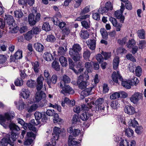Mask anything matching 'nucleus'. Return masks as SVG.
Instances as JSON below:
<instances>
[{
	"label": "nucleus",
	"mask_w": 146,
	"mask_h": 146,
	"mask_svg": "<svg viewBox=\"0 0 146 146\" xmlns=\"http://www.w3.org/2000/svg\"><path fill=\"white\" fill-rule=\"evenodd\" d=\"M104 102V99L103 98L98 99L95 102V104L94 102H91L90 103H87V105L83 104L81 106V110L84 111L86 109V108L89 109H91L93 107H96L94 111H99L100 112H102V114L105 115L106 114V112H104V106L103 104Z\"/></svg>",
	"instance_id": "nucleus-1"
},
{
	"label": "nucleus",
	"mask_w": 146,
	"mask_h": 146,
	"mask_svg": "<svg viewBox=\"0 0 146 146\" xmlns=\"http://www.w3.org/2000/svg\"><path fill=\"white\" fill-rule=\"evenodd\" d=\"M82 49L80 45L78 44H74L72 47L69 49V54L75 62H76L80 60L81 57L80 53Z\"/></svg>",
	"instance_id": "nucleus-2"
},
{
	"label": "nucleus",
	"mask_w": 146,
	"mask_h": 146,
	"mask_svg": "<svg viewBox=\"0 0 146 146\" xmlns=\"http://www.w3.org/2000/svg\"><path fill=\"white\" fill-rule=\"evenodd\" d=\"M113 81L115 83H118V80L121 82V84L123 86L127 89L131 88V86H132V83L131 81H123V79L122 76L119 74V72L117 71L116 72H114L111 76Z\"/></svg>",
	"instance_id": "nucleus-3"
},
{
	"label": "nucleus",
	"mask_w": 146,
	"mask_h": 146,
	"mask_svg": "<svg viewBox=\"0 0 146 146\" xmlns=\"http://www.w3.org/2000/svg\"><path fill=\"white\" fill-rule=\"evenodd\" d=\"M61 132V130L60 128L56 127H55L53 129V133H52L54 140H53L50 142H46L44 146H55L56 144L55 141L58 139Z\"/></svg>",
	"instance_id": "nucleus-4"
},
{
	"label": "nucleus",
	"mask_w": 146,
	"mask_h": 146,
	"mask_svg": "<svg viewBox=\"0 0 146 146\" xmlns=\"http://www.w3.org/2000/svg\"><path fill=\"white\" fill-rule=\"evenodd\" d=\"M15 116L14 112H12V111L11 113H5V114L4 116L0 115V124L6 128L7 127L6 119L8 121L9 120H11Z\"/></svg>",
	"instance_id": "nucleus-5"
},
{
	"label": "nucleus",
	"mask_w": 146,
	"mask_h": 146,
	"mask_svg": "<svg viewBox=\"0 0 146 146\" xmlns=\"http://www.w3.org/2000/svg\"><path fill=\"white\" fill-rule=\"evenodd\" d=\"M125 9L124 5L123 3H121V9L115 12L114 14L116 18L120 20V22L123 23L125 19V17L123 15V13Z\"/></svg>",
	"instance_id": "nucleus-6"
},
{
	"label": "nucleus",
	"mask_w": 146,
	"mask_h": 146,
	"mask_svg": "<svg viewBox=\"0 0 146 146\" xmlns=\"http://www.w3.org/2000/svg\"><path fill=\"white\" fill-rule=\"evenodd\" d=\"M4 21L7 23L5 29L7 27H9V29H11V27H14L15 25L14 19L13 17L11 15H5Z\"/></svg>",
	"instance_id": "nucleus-7"
},
{
	"label": "nucleus",
	"mask_w": 146,
	"mask_h": 146,
	"mask_svg": "<svg viewBox=\"0 0 146 146\" xmlns=\"http://www.w3.org/2000/svg\"><path fill=\"white\" fill-rule=\"evenodd\" d=\"M40 13H37L35 18V15L33 14H30L28 16V21L30 25L32 26L35 25L40 19Z\"/></svg>",
	"instance_id": "nucleus-8"
},
{
	"label": "nucleus",
	"mask_w": 146,
	"mask_h": 146,
	"mask_svg": "<svg viewBox=\"0 0 146 146\" xmlns=\"http://www.w3.org/2000/svg\"><path fill=\"white\" fill-rule=\"evenodd\" d=\"M130 99L134 104H137L139 100H143V94L140 92H135L130 97Z\"/></svg>",
	"instance_id": "nucleus-9"
},
{
	"label": "nucleus",
	"mask_w": 146,
	"mask_h": 146,
	"mask_svg": "<svg viewBox=\"0 0 146 146\" xmlns=\"http://www.w3.org/2000/svg\"><path fill=\"white\" fill-rule=\"evenodd\" d=\"M58 84L60 88L62 89L60 91L61 93L64 94L71 93V92L72 90V89L68 85L63 84L61 82H60Z\"/></svg>",
	"instance_id": "nucleus-10"
},
{
	"label": "nucleus",
	"mask_w": 146,
	"mask_h": 146,
	"mask_svg": "<svg viewBox=\"0 0 146 146\" xmlns=\"http://www.w3.org/2000/svg\"><path fill=\"white\" fill-rule=\"evenodd\" d=\"M36 135L32 132H27L26 134V137H25V140L24 142V144L26 145H31L33 141V139L30 137L35 138Z\"/></svg>",
	"instance_id": "nucleus-11"
},
{
	"label": "nucleus",
	"mask_w": 146,
	"mask_h": 146,
	"mask_svg": "<svg viewBox=\"0 0 146 146\" xmlns=\"http://www.w3.org/2000/svg\"><path fill=\"white\" fill-rule=\"evenodd\" d=\"M93 38L89 39L86 42L87 44L90 49L92 50H94L96 48V37L93 36Z\"/></svg>",
	"instance_id": "nucleus-12"
},
{
	"label": "nucleus",
	"mask_w": 146,
	"mask_h": 146,
	"mask_svg": "<svg viewBox=\"0 0 146 146\" xmlns=\"http://www.w3.org/2000/svg\"><path fill=\"white\" fill-rule=\"evenodd\" d=\"M58 77L56 74L53 75L50 79L47 78L45 79V81L47 83L49 87L51 88V85L52 84H56L57 82Z\"/></svg>",
	"instance_id": "nucleus-13"
},
{
	"label": "nucleus",
	"mask_w": 146,
	"mask_h": 146,
	"mask_svg": "<svg viewBox=\"0 0 146 146\" xmlns=\"http://www.w3.org/2000/svg\"><path fill=\"white\" fill-rule=\"evenodd\" d=\"M11 120H8V121H9V122L6 123V127L7 126H9L10 129L12 131L11 132L19 131L20 130L19 127L15 123L11 122Z\"/></svg>",
	"instance_id": "nucleus-14"
},
{
	"label": "nucleus",
	"mask_w": 146,
	"mask_h": 146,
	"mask_svg": "<svg viewBox=\"0 0 146 146\" xmlns=\"http://www.w3.org/2000/svg\"><path fill=\"white\" fill-rule=\"evenodd\" d=\"M110 21L112 23L113 25L116 27V30L117 31H119L121 30V28L122 27L121 24H120L117 22L116 19L113 17H110L109 18Z\"/></svg>",
	"instance_id": "nucleus-15"
},
{
	"label": "nucleus",
	"mask_w": 146,
	"mask_h": 146,
	"mask_svg": "<svg viewBox=\"0 0 146 146\" xmlns=\"http://www.w3.org/2000/svg\"><path fill=\"white\" fill-rule=\"evenodd\" d=\"M124 111L126 113L131 115L135 113V109L132 106L127 105L124 108Z\"/></svg>",
	"instance_id": "nucleus-16"
},
{
	"label": "nucleus",
	"mask_w": 146,
	"mask_h": 146,
	"mask_svg": "<svg viewBox=\"0 0 146 146\" xmlns=\"http://www.w3.org/2000/svg\"><path fill=\"white\" fill-rule=\"evenodd\" d=\"M45 93L42 91H37L36 94V101L37 102H39L42 98L46 97Z\"/></svg>",
	"instance_id": "nucleus-17"
},
{
	"label": "nucleus",
	"mask_w": 146,
	"mask_h": 146,
	"mask_svg": "<svg viewBox=\"0 0 146 146\" xmlns=\"http://www.w3.org/2000/svg\"><path fill=\"white\" fill-rule=\"evenodd\" d=\"M72 136L71 135L69 136L68 140V145L70 146L72 145V146H78V145L80 143L79 141H76L74 140Z\"/></svg>",
	"instance_id": "nucleus-18"
},
{
	"label": "nucleus",
	"mask_w": 146,
	"mask_h": 146,
	"mask_svg": "<svg viewBox=\"0 0 146 146\" xmlns=\"http://www.w3.org/2000/svg\"><path fill=\"white\" fill-rule=\"evenodd\" d=\"M68 132L70 133H72L74 137L78 136L80 133V131L78 129H75L73 127H70L68 130Z\"/></svg>",
	"instance_id": "nucleus-19"
},
{
	"label": "nucleus",
	"mask_w": 146,
	"mask_h": 146,
	"mask_svg": "<svg viewBox=\"0 0 146 146\" xmlns=\"http://www.w3.org/2000/svg\"><path fill=\"white\" fill-rule=\"evenodd\" d=\"M92 87H90L86 88L83 90L81 93V98L83 99L85 97L90 94V92L92 89Z\"/></svg>",
	"instance_id": "nucleus-20"
},
{
	"label": "nucleus",
	"mask_w": 146,
	"mask_h": 146,
	"mask_svg": "<svg viewBox=\"0 0 146 146\" xmlns=\"http://www.w3.org/2000/svg\"><path fill=\"white\" fill-rule=\"evenodd\" d=\"M34 47L36 51L39 52H42L43 51L44 48L43 45L38 42L34 44Z\"/></svg>",
	"instance_id": "nucleus-21"
},
{
	"label": "nucleus",
	"mask_w": 146,
	"mask_h": 146,
	"mask_svg": "<svg viewBox=\"0 0 146 146\" xmlns=\"http://www.w3.org/2000/svg\"><path fill=\"white\" fill-rule=\"evenodd\" d=\"M30 91L28 89H23L21 94V96H22L24 99H27L29 96Z\"/></svg>",
	"instance_id": "nucleus-22"
},
{
	"label": "nucleus",
	"mask_w": 146,
	"mask_h": 146,
	"mask_svg": "<svg viewBox=\"0 0 146 146\" xmlns=\"http://www.w3.org/2000/svg\"><path fill=\"white\" fill-rule=\"evenodd\" d=\"M61 81L60 82H62L63 84H66L70 82L71 80L70 78L66 74L62 75L61 78Z\"/></svg>",
	"instance_id": "nucleus-23"
},
{
	"label": "nucleus",
	"mask_w": 146,
	"mask_h": 146,
	"mask_svg": "<svg viewBox=\"0 0 146 146\" xmlns=\"http://www.w3.org/2000/svg\"><path fill=\"white\" fill-rule=\"evenodd\" d=\"M42 113L43 112L40 113L38 111H36L34 114L36 121L37 122V124L40 123L41 119L42 118Z\"/></svg>",
	"instance_id": "nucleus-24"
},
{
	"label": "nucleus",
	"mask_w": 146,
	"mask_h": 146,
	"mask_svg": "<svg viewBox=\"0 0 146 146\" xmlns=\"http://www.w3.org/2000/svg\"><path fill=\"white\" fill-rule=\"evenodd\" d=\"M12 142L10 139V137H9L8 138H3L1 141V146H7L8 143H10Z\"/></svg>",
	"instance_id": "nucleus-25"
},
{
	"label": "nucleus",
	"mask_w": 146,
	"mask_h": 146,
	"mask_svg": "<svg viewBox=\"0 0 146 146\" xmlns=\"http://www.w3.org/2000/svg\"><path fill=\"white\" fill-rule=\"evenodd\" d=\"M80 36L84 39H86L88 38L89 36V35L87 31L82 30L80 33Z\"/></svg>",
	"instance_id": "nucleus-26"
},
{
	"label": "nucleus",
	"mask_w": 146,
	"mask_h": 146,
	"mask_svg": "<svg viewBox=\"0 0 146 146\" xmlns=\"http://www.w3.org/2000/svg\"><path fill=\"white\" fill-rule=\"evenodd\" d=\"M59 60L61 65L63 67H66L68 65V61L66 58L63 56L60 57Z\"/></svg>",
	"instance_id": "nucleus-27"
},
{
	"label": "nucleus",
	"mask_w": 146,
	"mask_h": 146,
	"mask_svg": "<svg viewBox=\"0 0 146 146\" xmlns=\"http://www.w3.org/2000/svg\"><path fill=\"white\" fill-rule=\"evenodd\" d=\"M125 135L128 137H131L134 134L133 130L129 127H127L125 129Z\"/></svg>",
	"instance_id": "nucleus-28"
},
{
	"label": "nucleus",
	"mask_w": 146,
	"mask_h": 146,
	"mask_svg": "<svg viewBox=\"0 0 146 146\" xmlns=\"http://www.w3.org/2000/svg\"><path fill=\"white\" fill-rule=\"evenodd\" d=\"M33 68L35 72L36 73H38L39 72V63L38 61L33 62L32 63Z\"/></svg>",
	"instance_id": "nucleus-29"
},
{
	"label": "nucleus",
	"mask_w": 146,
	"mask_h": 146,
	"mask_svg": "<svg viewBox=\"0 0 146 146\" xmlns=\"http://www.w3.org/2000/svg\"><path fill=\"white\" fill-rule=\"evenodd\" d=\"M90 116L89 113L88 112H85L81 114L80 116L81 119L84 121L87 120Z\"/></svg>",
	"instance_id": "nucleus-30"
},
{
	"label": "nucleus",
	"mask_w": 146,
	"mask_h": 146,
	"mask_svg": "<svg viewBox=\"0 0 146 146\" xmlns=\"http://www.w3.org/2000/svg\"><path fill=\"white\" fill-rule=\"evenodd\" d=\"M54 24L56 26H58L59 28L62 29H64V28H65V27H66V23L65 22L62 21L61 22L59 21L57 22H54Z\"/></svg>",
	"instance_id": "nucleus-31"
},
{
	"label": "nucleus",
	"mask_w": 146,
	"mask_h": 146,
	"mask_svg": "<svg viewBox=\"0 0 146 146\" xmlns=\"http://www.w3.org/2000/svg\"><path fill=\"white\" fill-rule=\"evenodd\" d=\"M119 58L117 56L113 60V68L115 70H116L119 65Z\"/></svg>",
	"instance_id": "nucleus-32"
},
{
	"label": "nucleus",
	"mask_w": 146,
	"mask_h": 146,
	"mask_svg": "<svg viewBox=\"0 0 146 146\" xmlns=\"http://www.w3.org/2000/svg\"><path fill=\"white\" fill-rule=\"evenodd\" d=\"M53 121L54 123H58V124H60L62 121V119L59 118V115L57 113L54 114Z\"/></svg>",
	"instance_id": "nucleus-33"
},
{
	"label": "nucleus",
	"mask_w": 146,
	"mask_h": 146,
	"mask_svg": "<svg viewBox=\"0 0 146 146\" xmlns=\"http://www.w3.org/2000/svg\"><path fill=\"white\" fill-rule=\"evenodd\" d=\"M100 32L103 38L107 39L108 38V32L104 28H101Z\"/></svg>",
	"instance_id": "nucleus-34"
},
{
	"label": "nucleus",
	"mask_w": 146,
	"mask_h": 146,
	"mask_svg": "<svg viewBox=\"0 0 146 146\" xmlns=\"http://www.w3.org/2000/svg\"><path fill=\"white\" fill-rule=\"evenodd\" d=\"M44 57L45 59L47 61H50L53 59L52 54L48 52H46L44 53Z\"/></svg>",
	"instance_id": "nucleus-35"
},
{
	"label": "nucleus",
	"mask_w": 146,
	"mask_h": 146,
	"mask_svg": "<svg viewBox=\"0 0 146 146\" xmlns=\"http://www.w3.org/2000/svg\"><path fill=\"white\" fill-rule=\"evenodd\" d=\"M125 3L124 6H125L126 8L129 10H131L132 9V6L131 3L128 1H121Z\"/></svg>",
	"instance_id": "nucleus-36"
},
{
	"label": "nucleus",
	"mask_w": 146,
	"mask_h": 146,
	"mask_svg": "<svg viewBox=\"0 0 146 146\" xmlns=\"http://www.w3.org/2000/svg\"><path fill=\"white\" fill-rule=\"evenodd\" d=\"M52 67L57 71L60 70V67L58 62L56 61H54L52 64Z\"/></svg>",
	"instance_id": "nucleus-37"
},
{
	"label": "nucleus",
	"mask_w": 146,
	"mask_h": 146,
	"mask_svg": "<svg viewBox=\"0 0 146 146\" xmlns=\"http://www.w3.org/2000/svg\"><path fill=\"white\" fill-rule=\"evenodd\" d=\"M78 85V87L80 89L82 90L85 89L88 84V83L86 81L82 82L77 83Z\"/></svg>",
	"instance_id": "nucleus-38"
},
{
	"label": "nucleus",
	"mask_w": 146,
	"mask_h": 146,
	"mask_svg": "<svg viewBox=\"0 0 146 146\" xmlns=\"http://www.w3.org/2000/svg\"><path fill=\"white\" fill-rule=\"evenodd\" d=\"M27 85L30 88H33L36 85V82L32 80H29L27 82Z\"/></svg>",
	"instance_id": "nucleus-39"
},
{
	"label": "nucleus",
	"mask_w": 146,
	"mask_h": 146,
	"mask_svg": "<svg viewBox=\"0 0 146 146\" xmlns=\"http://www.w3.org/2000/svg\"><path fill=\"white\" fill-rule=\"evenodd\" d=\"M62 17V15L60 13L58 12L56 13L54 17L53 18V21L54 23V22H57L60 21V19Z\"/></svg>",
	"instance_id": "nucleus-40"
},
{
	"label": "nucleus",
	"mask_w": 146,
	"mask_h": 146,
	"mask_svg": "<svg viewBox=\"0 0 146 146\" xmlns=\"http://www.w3.org/2000/svg\"><path fill=\"white\" fill-rule=\"evenodd\" d=\"M14 83L16 86H21L23 84V81L21 78H18L15 80Z\"/></svg>",
	"instance_id": "nucleus-41"
},
{
	"label": "nucleus",
	"mask_w": 146,
	"mask_h": 146,
	"mask_svg": "<svg viewBox=\"0 0 146 146\" xmlns=\"http://www.w3.org/2000/svg\"><path fill=\"white\" fill-rule=\"evenodd\" d=\"M23 52L21 50H18L14 54L15 57L16 59H19L22 58Z\"/></svg>",
	"instance_id": "nucleus-42"
},
{
	"label": "nucleus",
	"mask_w": 146,
	"mask_h": 146,
	"mask_svg": "<svg viewBox=\"0 0 146 146\" xmlns=\"http://www.w3.org/2000/svg\"><path fill=\"white\" fill-rule=\"evenodd\" d=\"M135 144L134 140H131L129 143L126 140L124 141V146H135Z\"/></svg>",
	"instance_id": "nucleus-43"
},
{
	"label": "nucleus",
	"mask_w": 146,
	"mask_h": 146,
	"mask_svg": "<svg viewBox=\"0 0 146 146\" xmlns=\"http://www.w3.org/2000/svg\"><path fill=\"white\" fill-rule=\"evenodd\" d=\"M136 42L135 40L132 39L129 40L127 44V47L129 48H131L135 44Z\"/></svg>",
	"instance_id": "nucleus-44"
},
{
	"label": "nucleus",
	"mask_w": 146,
	"mask_h": 146,
	"mask_svg": "<svg viewBox=\"0 0 146 146\" xmlns=\"http://www.w3.org/2000/svg\"><path fill=\"white\" fill-rule=\"evenodd\" d=\"M62 30L63 35L66 36H68L70 32L69 28L68 27H65V28L62 29Z\"/></svg>",
	"instance_id": "nucleus-45"
},
{
	"label": "nucleus",
	"mask_w": 146,
	"mask_h": 146,
	"mask_svg": "<svg viewBox=\"0 0 146 146\" xmlns=\"http://www.w3.org/2000/svg\"><path fill=\"white\" fill-rule=\"evenodd\" d=\"M67 49H66V47H65V49L62 46L59 47L58 50V55H64Z\"/></svg>",
	"instance_id": "nucleus-46"
},
{
	"label": "nucleus",
	"mask_w": 146,
	"mask_h": 146,
	"mask_svg": "<svg viewBox=\"0 0 146 146\" xmlns=\"http://www.w3.org/2000/svg\"><path fill=\"white\" fill-rule=\"evenodd\" d=\"M42 28L43 30L46 31H50V27L48 23L47 22L44 23L43 25Z\"/></svg>",
	"instance_id": "nucleus-47"
},
{
	"label": "nucleus",
	"mask_w": 146,
	"mask_h": 146,
	"mask_svg": "<svg viewBox=\"0 0 146 146\" xmlns=\"http://www.w3.org/2000/svg\"><path fill=\"white\" fill-rule=\"evenodd\" d=\"M82 26L86 29H88L90 27V21H87L85 20L82 21L81 22Z\"/></svg>",
	"instance_id": "nucleus-48"
},
{
	"label": "nucleus",
	"mask_w": 146,
	"mask_h": 146,
	"mask_svg": "<svg viewBox=\"0 0 146 146\" xmlns=\"http://www.w3.org/2000/svg\"><path fill=\"white\" fill-rule=\"evenodd\" d=\"M33 33L31 31H29L27 32L25 35V38L26 40H29L32 38L33 36Z\"/></svg>",
	"instance_id": "nucleus-49"
},
{
	"label": "nucleus",
	"mask_w": 146,
	"mask_h": 146,
	"mask_svg": "<svg viewBox=\"0 0 146 146\" xmlns=\"http://www.w3.org/2000/svg\"><path fill=\"white\" fill-rule=\"evenodd\" d=\"M38 108L37 105L35 104H33L27 110L28 112L29 113H31L36 110Z\"/></svg>",
	"instance_id": "nucleus-50"
},
{
	"label": "nucleus",
	"mask_w": 146,
	"mask_h": 146,
	"mask_svg": "<svg viewBox=\"0 0 146 146\" xmlns=\"http://www.w3.org/2000/svg\"><path fill=\"white\" fill-rule=\"evenodd\" d=\"M85 67L88 72H91L92 66V64L91 62H86L85 64Z\"/></svg>",
	"instance_id": "nucleus-51"
},
{
	"label": "nucleus",
	"mask_w": 146,
	"mask_h": 146,
	"mask_svg": "<svg viewBox=\"0 0 146 146\" xmlns=\"http://www.w3.org/2000/svg\"><path fill=\"white\" fill-rule=\"evenodd\" d=\"M27 70L24 69L23 70H20V74L21 77V78L22 79H24L26 78L27 76V75L25 73L27 72Z\"/></svg>",
	"instance_id": "nucleus-52"
},
{
	"label": "nucleus",
	"mask_w": 146,
	"mask_h": 146,
	"mask_svg": "<svg viewBox=\"0 0 146 146\" xmlns=\"http://www.w3.org/2000/svg\"><path fill=\"white\" fill-rule=\"evenodd\" d=\"M138 36L141 39L145 38V31L143 29L139 30L138 31Z\"/></svg>",
	"instance_id": "nucleus-53"
},
{
	"label": "nucleus",
	"mask_w": 146,
	"mask_h": 146,
	"mask_svg": "<svg viewBox=\"0 0 146 146\" xmlns=\"http://www.w3.org/2000/svg\"><path fill=\"white\" fill-rule=\"evenodd\" d=\"M146 44V42L144 40H141L139 41V48L140 49L144 48Z\"/></svg>",
	"instance_id": "nucleus-54"
},
{
	"label": "nucleus",
	"mask_w": 146,
	"mask_h": 146,
	"mask_svg": "<svg viewBox=\"0 0 146 146\" xmlns=\"http://www.w3.org/2000/svg\"><path fill=\"white\" fill-rule=\"evenodd\" d=\"M109 11L105 7H104L100 8L97 11L100 14H103L104 13H107Z\"/></svg>",
	"instance_id": "nucleus-55"
},
{
	"label": "nucleus",
	"mask_w": 146,
	"mask_h": 146,
	"mask_svg": "<svg viewBox=\"0 0 146 146\" xmlns=\"http://www.w3.org/2000/svg\"><path fill=\"white\" fill-rule=\"evenodd\" d=\"M14 14L15 17L18 18H21L23 15V13L20 10L15 11Z\"/></svg>",
	"instance_id": "nucleus-56"
},
{
	"label": "nucleus",
	"mask_w": 146,
	"mask_h": 146,
	"mask_svg": "<svg viewBox=\"0 0 146 146\" xmlns=\"http://www.w3.org/2000/svg\"><path fill=\"white\" fill-rule=\"evenodd\" d=\"M135 70L136 76L138 77L140 76L142 72L141 67L139 66H137L136 67Z\"/></svg>",
	"instance_id": "nucleus-57"
},
{
	"label": "nucleus",
	"mask_w": 146,
	"mask_h": 146,
	"mask_svg": "<svg viewBox=\"0 0 146 146\" xmlns=\"http://www.w3.org/2000/svg\"><path fill=\"white\" fill-rule=\"evenodd\" d=\"M79 115L77 114H74L72 117V124H75L79 121Z\"/></svg>",
	"instance_id": "nucleus-58"
},
{
	"label": "nucleus",
	"mask_w": 146,
	"mask_h": 146,
	"mask_svg": "<svg viewBox=\"0 0 146 146\" xmlns=\"http://www.w3.org/2000/svg\"><path fill=\"white\" fill-rule=\"evenodd\" d=\"M46 39L48 41L51 42H53L56 40L55 36L52 35H48Z\"/></svg>",
	"instance_id": "nucleus-59"
},
{
	"label": "nucleus",
	"mask_w": 146,
	"mask_h": 146,
	"mask_svg": "<svg viewBox=\"0 0 146 146\" xmlns=\"http://www.w3.org/2000/svg\"><path fill=\"white\" fill-rule=\"evenodd\" d=\"M126 58L133 62H135L136 59L131 54H127L126 56Z\"/></svg>",
	"instance_id": "nucleus-60"
},
{
	"label": "nucleus",
	"mask_w": 146,
	"mask_h": 146,
	"mask_svg": "<svg viewBox=\"0 0 146 146\" xmlns=\"http://www.w3.org/2000/svg\"><path fill=\"white\" fill-rule=\"evenodd\" d=\"M30 31H32L33 34H37L41 30L40 27H33Z\"/></svg>",
	"instance_id": "nucleus-61"
},
{
	"label": "nucleus",
	"mask_w": 146,
	"mask_h": 146,
	"mask_svg": "<svg viewBox=\"0 0 146 146\" xmlns=\"http://www.w3.org/2000/svg\"><path fill=\"white\" fill-rule=\"evenodd\" d=\"M127 40V37H125L122 39H119L117 40L118 43L120 45H123L125 44Z\"/></svg>",
	"instance_id": "nucleus-62"
},
{
	"label": "nucleus",
	"mask_w": 146,
	"mask_h": 146,
	"mask_svg": "<svg viewBox=\"0 0 146 146\" xmlns=\"http://www.w3.org/2000/svg\"><path fill=\"white\" fill-rule=\"evenodd\" d=\"M102 54L104 56V59L107 60L111 56V52H102Z\"/></svg>",
	"instance_id": "nucleus-63"
},
{
	"label": "nucleus",
	"mask_w": 146,
	"mask_h": 146,
	"mask_svg": "<svg viewBox=\"0 0 146 146\" xmlns=\"http://www.w3.org/2000/svg\"><path fill=\"white\" fill-rule=\"evenodd\" d=\"M120 95L119 93L118 92H115L110 97V98L111 100H114L120 97Z\"/></svg>",
	"instance_id": "nucleus-64"
}]
</instances>
